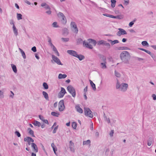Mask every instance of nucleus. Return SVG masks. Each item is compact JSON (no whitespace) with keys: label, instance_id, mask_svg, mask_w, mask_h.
Instances as JSON below:
<instances>
[{"label":"nucleus","instance_id":"nucleus-60","mask_svg":"<svg viewBox=\"0 0 156 156\" xmlns=\"http://www.w3.org/2000/svg\"><path fill=\"white\" fill-rule=\"evenodd\" d=\"M45 13L49 15L51 14V12L50 10H48V11H46Z\"/></svg>","mask_w":156,"mask_h":156},{"label":"nucleus","instance_id":"nucleus-13","mask_svg":"<svg viewBox=\"0 0 156 156\" xmlns=\"http://www.w3.org/2000/svg\"><path fill=\"white\" fill-rule=\"evenodd\" d=\"M69 148L70 151L74 152L75 151V149L74 148V146L73 143L71 141H70Z\"/></svg>","mask_w":156,"mask_h":156},{"label":"nucleus","instance_id":"nucleus-26","mask_svg":"<svg viewBox=\"0 0 156 156\" xmlns=\"http://www.w3.org/2000/svg\"><path fill=\"white\" fill-rule=\"evenodd\" d=\"M100 58L103 62H106V58L105 56L102 55H100Z\"/></svg>","mask_w":156,"mask_h":156},{"label":"nucleus","instance_id":"nucleus-49","mask_svg":"<svg viewBox=\"0 0 156 156\" xmlns=\"http://www.w3.org/2000/svg\"><path fill=\"white\" fill-rule=\"evenodd\" d=\"M15 134L18 137H20L21 136V134L18 131H16L15 132Z\"/></svg>","mask_w":156,"mask_h":156},{"label":"nucleus","instance_id":"nucleus-24","mask_svg":"<svg viewBox=\"0 0 156 156\" xmlns=\"http://www.w3.org/2000/svg\"><path fill=\"white\" fill-rule=\"evenodd\" d=\"M12 28L15 35L17 36L18 34V30L15 25H13Z\"/></svg>","mask_w":156,"mask_h":156},{"label":"nucleus","instance_id":"nucleus-42","mask_svg":"<svg viewBox=\"0 0 156 156\" xmlns=\"http://www.w3.org/2000/svg\"><path fill=\"white\" fill-rule=\"evenodd\" d=\"M52 26L53 27L55 28L59 27V26L57 25V23L56 22H54L52 24Z\"/></svg>","mask_w":156,"mask_h":156},{"label":"nucleus","instance_id":"nucleus-18","mask_svg":"<svg viewBox=\"0 0 156 156\" xmlns=\"http://www.w3.org/2000/svg\"><path fill=\"white\" fill-rule=\"evenodd\" d=\"M29 131L28 133L31 135V136L33 137H35V136L34 134V132L30 128H29L27 129Z\"/></svg>","mask_w":156,"mask_h":156},{"label":"nucleus","instance_id":"nucleus-39","mask_svg":"<svg viewBox=\"0 0 156 156\" xmlns=\"http://www.w3.org/2000/svg\"><path fill=\"white\" fill-rule=\"evenodd\" d=\"M106 62H103L101 63V68L102 69L106 68L107 67L106 65Z\"/></svg>","mask_w":156,"mask_h":156},{"label":"nucleus","instance_id":"nucleus-34","mask_svg":"<svg viewBox=\"0 0 156 156\" xmlns=\"http://www.w3.org/2000/svg\"><path fill=\"white\" fill-rule=\"evenodd\" d=\"M141 44L143 46H149V44L147 43V41H142Z\"/></svg>","mask_w":156,"mask_h":156},{"label":"nucleus","instance_id":"nucleus-37","mask_svg":"<svg viewBox=\"0 0 156 156\" xmlns=\"http://www.w3.org/2000/svg\"><path fill=\"white\" fill-rule=\"evenodd\" d=\"M77 123L75 122H73L72 123V127L74 129H76V128Z\"/></svg>","mask_w":156,"mask_h":156},{"label":"nucleus","instance_id":"nucleus-41","mask_svg":"<svg viewBox=\"0 0 156 156\" xmlns=\"http://www.w3.org/2000/svg\"><path fill=\"white\" fill-rule=\"evenodd\" d=\"M90 141L89 140H87V141H84L83 142V145H88L90 144Z\"/></svg>","mask_w":156,"mask_h":156},{"label":"nucleus","instance_id":"nucleus-33","mask_svg":"<svg viewBox=\"0 0 156 156\" xmlns=\"http://www.w3.org/2000/svg\"><path fill=\"white\" fill-rule=\"evenodd\" d=\"M43 86L44 88L45 89H47L48 88V86L47 83L45 82L43 83Z\"/></svg>","mask_w":156,"mask_h":156},{"label":"nucleus","instance_id":"nucleus-54","mask_svg":"<svg viewBox=\"0 0 156 156\" xmlns=\"http://www.w3.org/2000/svg\"><path fill=\"white\" fill-rule=\"evenodd\" d=\"M44 8L46 9L50 10L51 8L47 4L44 7Z\"/></svg>","mask_w":156,"mask_h":156},{"label":"nucleus","instance_id":"nucleus-11","mask_svg":"<svg viewBox=\"0 0 156 156\" xmlns=\"http://www.w3.org/2000/svg\"><path fill=\"white\" fill-rule=\"evenodd\" d=\"M83 46H85L86 47L90 49H92L93 48L91 45L89 44L88 43L86 42L85 41H83Z\"/></svg>","mask_w":156,"mask_h":156},{"label":"nucleus","instance_id":"nucleus-16","mask_svg":"<svg viewBox=\"0 0 156 156\" xmlns=\"http://www.w3.org/2000/svg\"><path fill=\"white\" fill-rule=\"evenodd\" d=\"M154 142V139L152 137H150L147 140V144L148 146H150L152 143Z\"/></svg>","mask_w":156,"mask_h":156},{"label":"nucleus","instance_id":"nucleus-22","mask_svg":"<svg viewBox=\"0 0 156 156\" xmlns=\"http://www.w3.org/2000/svg\"><path fill=\"white\" fill-rule=\"evenodd\" d=\"M67 76V75L66 74H62L60 73L58 75V78L59 79H64L66 78Z\"/></svg>","mask_w":156,"mask_h":156},{"label":"nucleus","instance_id":"nucleus-5","mask_svg":"<svg viewBox=\"0 0 156 156\" xmlns=\"http://www.w3.org/2000/svg\"><path fill=\"white\" fill-rule=\"evenodd\" d=\"M65 108L64 101L63 100H61L58 103V109L60 112L63 111Z\"/></svg>","mask_w":156,"mask_h":156},{"label":"nucleus","instance_id":"nucleus-35","mask_svg":"<svg viewBox=\"0 0 156 156\" xmlns=\"http://www.w3.org/2000/svg\"><path fill=\"white\" fill-rule=\"evenodd\" d=\"M47 37L48 38V42H49L50 46L51 47L52 46H53L54 45H53V44H52V43L51 42V38L48 36Z\"/></svg>","mask_w":156,"mask_h":156},{"label":"nucleus","instance_id":"nucleus-59","mask_svg":"<svg viewBox=\"0 0 156 156\" xmlns=\"http://www.w3.org/2000/svg\"><path fill=\"white\" fill-rule=\"evenodd\" d=\"M103 15L104 16H107L108 17H109L110 18L111 17V15H110V14H106V13L103 14Z\"/></svg>","mask_w":156,"mask_h":156},{"label":"nucleus","instance_id":"nucleus-58","mask_svg":"<svg viewBox=\"0 0 156 156\" xmlns=\"http://www.w3.org/2000/svg\"><path fill=\"white\" fill-rule=\"evenodd\" d=\"M124 4L126 5H127L129 4V0H124Z\"/></svg>","mask_w":156,"mask_h":156},{"label":"nucleus","instance_id":"nucleus-15","mask_svg":"<svg viewBox=\"0 0 156 156\" xmlns=\"http://www.w3.org/2000/svg\"><path fill=\"white\" fill-rule=\"evenodd\" d=\"M108 42H110L111 45H113L115 44H117L119 43V41L118 40H114V41H112V40L110 39H108L107 40Z\"/></svg>","mask_w":156,"mask_h":156},{"label":"nucleus","instance_id":"nucleus-3","mask_svg":"<svg viewBox=\"0 0 156 156\" xmlns=\"http://www.w3.org/2000/svg\"><path fill=\"white\" fill-rule=\"evenodd\" d=\"M67 89L73 97H75L76 95V90L72 86H68L67 88Z\"/></svg>","mask_w":156,"mask_h":156},{"label":"nucleus","instance_id":"nucleus-17","mask_svg":"<svg viewBox=\"0 0 156 156\" xmlns=\"http://www.w3.org/2000/svg\"><path fill=\"white\" fill-rule=\"evenodd\" d=\"M76 57L78 58L80 61H81L85 58L84 56L81 54H77Z\"/></svg>","mask_w":156,"mask_h":156},{"label":"nucleus","instance_id":"nucleus-1","mask_svg":"<svg viewBox=\"0 0 156 156\" xmlns=\"http://www.w3.org/2000/svg\"><path fill=\"white\" fill-rule=\"evenodd\" d=\"M129 53L127 51H122L120 55V57L122 62L125 64H128L130 58Z\"/></svg>","mask_w":156,"mask_h":156},{"label":"nucleus","instance_id":"nucleus-9","mask_svg":"<svg viewBox=\"0 0 156 156\" xmlns=\"http://www.w3.org/2000/svg\"><path fill=\"white\" fill-rule=\"evenodd\" d=\"M71 27L74 28V32L77 34L78 31V30L77 27V25L74 22H72L70 24Z\"/></svg>","mask_w":156,"mask_h":156},{"label":"nucleus","instance_id":"nucleus-47","mask_svg":"<svg viewBox=\"0 0 156 156\" xmlns=\"http://www.w3.org/2000/svg\"><path fill=\"white\" fill-rule=\"evenodd\" d=\"M23 56V57L24 59H25L26 58V56L24 52L23 51L22 52H20Z\"/></svg>","mask_w":156,"mask_h":156},{"label":"nucleus","instance_id":"nucleus-63","mask_svg":"<svg viewBox=\"0 0 156 156\" xmlns=\"http://www.w3.org/2000/svg\"><path fill=\"white\" fill-rule=\"evenodd\" d=\"M10 23L11 25L12 24L13 26L15 25L14 22L13 20H11L10 21Z\"/></svg>","mask_w":156,"mask_h":156},{"label":"nucleus","instance_id":"nucleus-30","mask_svg":"<svg viewBox=\"0 0 156 156\" xmlns=\"http://www.w3.org/2000/svg\"><path fill=\"white\" fill-rule=\"evenodd\" d=\"M105 41L104 40H101L99 41H98L97 42V44L98 45H104L105 43Z\"/></svg>","mask_w":156,"mask_h":156},{"label":"nucleus","instance_id":"nucleus-40","mask_svg":"<svg viewBox=\"0 0 156 156\" xmlns=\"http://www.w3.org/2000/svg\"><path fill=\"white\" fill-rule=\"evenodd\" d=\"M24 141H27L28 143V145H30V144H31L30 143V141L29 139H28L27 138V137H25L24 139Z\"/></svg>","mask_w":156,"mask_h":156},{"label":"nucleus","instance_id":"nucleus-57","mask_svg":"<svg viewBox=\"0 0 156 156\" xmlns=\"http://www.w3.org/2000/svg\"><path fill=\"white\" fill-rule=\"evenodd\" d=\"M114 133V130H112L109 133V135L111 137H112L113 136Z\"/></svg>","mask_w":156,"mask_h":156},{"label":"nucleus","instance_id":"nucleus-55","mask_svg":"<svg viewBox=\"0 0 156 156\" xmlns=\"http://www.w3.org/2000/svg\"><path fill=\"white\" fill-rule=\"evenodd\" d=\"M27 138L28 139H29L30 141L31 142H34V140L31 137L29 136H27Z\"/></svg>","mask_w":156,"mask_h":156},{"label":"nucleus","instance_id":"nucleus-53","mask_svg":"<svg viewBox=\"0 0 156 156\" xmlns=\"http://www.w3.org/2000/svg\"><path fill=\"white\" fill-rule=\"evenodd\" d=\"M90 129L91 130L93 131V122H91L90 125Z\"/></svg>","mask_w":156,"mask_h":156},{"label":"nucleus","instance_id":"nucleus-36","mask_svg":"<svg viewBox=\"0 0 156 156\" xmlns=\"http://www.w3.org/2000/svg\"><path fill=\"white\" fill-rule=\"evenodd\" d=\"M17 18L18 20H20L22 19V15L20 13H17Z\"/></svg>","mask_w":156,"mask_h":156},{"label":"nucleus","instance_id":"nucleus-45","mask_svg":"<svg viewBox=\"0 0 156 156\" xmlns=\"http://www.w3.org/2000/svg\"><path fill=\"white\" fill-rule=\"evenodd\" d=\"M82 41L83 40L81 38H79L77 40V44H79L80 43H81Z\"/></svg>","mask_w":156,"mask_h":156},{"label":"nucleus","instance_id":"nucleus-8","mask_svg":"<svg viewBox=\"0 0 156 156\" xmlns=\"http://www.w3.org/2000/svg\"><path fill=\"white\" fill-rule=\"evenodd\" d=\"M119 31L117 33V36H119L121 35L126 34L127 33L126 31L124 29L119 28L118 29Z\"/></svg>","mask_w":156,"mask_h":156},{"label":"nucleus","instance_id":"nucleus-23","mask_svg":"<svg viewBox=\"0 0 156 156\" xmlns=\"http://www.w3.org/2000/svg\"><path fill=\"white\" fill-rule=\"evenodd\" d=\"M42 94L44 98L47 100H49V97L48 95L47 92L45 91H43L42 92Z\"/></svg>","mask_w":156,"mask_h":156},{"label":"nucleus","instance_id":"nucleus-19","mask_svg":"<svg viewBox=\"0 0 156 156\" xmlns=\"http://www.w3.org/2000/svg\"><path fill=\"white\" fill-rule=\"evenodd\" d=\"M88 41L89 43L93 44L94 46H95L97 44L96 41L94 39H88Z\"/></svg>","mask_w":156,"mask_h":156},{"label":"nucleus","instance_id":"nucleus-25","mask_svg":"<svg viewBox=\"0 0 156 156\" xmlns=\"http://www.w3.org/2000/svg\"><path fill=\"white\" fill-rule=\"evenodd\" d=\"M51 115L55 116L58 117L59 115L60 114L59 112H51Z\"/></svg>","mask_w":156,"mask_h":156},{"label":"nucleus","instance_id":"nucleus-21","mask_svg":"<svg viewBox=\"0 0 156 156\" xmlns=\"http://www.w3.org/2000/svg\"><path fill=\"white\" fill-rule=\"evenodd\" d=\"M61 18H62L61 20L62 23L64 25L66 24L67 22V20L65 16H63Z\"/></svg>","mask_w":156,"mask_h":156},{"label":"nucleus","instance_id":"nucleus-31","mask_svg":"<svg viewBox=\"0 0 156 156\" xmlns=\"http://www.w3.org/2000/svg\"><path fill=\"white\" fill-rule=\"evenodd\" d=\"M57 15L58 17L60 18L63 17V16H65L63 13L61 12H59L57 14Z\"/></svg>","mask_w":156,"mask_h":156},{"label":"nucleus","instance_id":"nucleus-27","mask_svg":"<svg viewBox=\"0 0 156 156\" xmlns=\"http://www.w3.org/2000/svg\"><path fill=\"white\" fill-rule=\"evenodd\" d=\"M11 66L13 71L15 73H17V70L16 66L14 64H11Z\"/></svg>","mask_w":156,"mask_h":156},{"label":"nucleus","instance_id":"nucleus-56","mask_svg":"<svg viewBox=\"0 0 156 156\" xmlns=\"http://www.w3.org/2000/svg\"><path fill=\"white\" fill-rule=\"evenodd\" d=\"M151 97L153 98V100H156V95L155 94H153L152 95Z\"/></svg>","mask_w":156,"mask_h":156},{"label":"nucleus","instance_id":"nucleus-61","mask_svg":"<svg viewBox=\"0 0 156 156\" xmlns=\"http://www.w3.org/2000/svg\"><path fill=\"white\" fill-rule=\"evenodd\" d=\"M134 23L133 21H131L129 23V26L130 27H132Z\"/></svg>","mask_w":156,"mask_h":156},{"label":"nucleus","instance_id":"nucleus-2","mask_svg":"<svg viewBox=\"0 0 156 156\" xmlns=\"http://www.w3.org/2000/svg\"><path fill=\"white\" fill-rule=\"evenodd\" d=\"M128 87V84L122 83L120 84V83L117 81L116 84V88L117 89H119L121 91L124 92L127 90Z\"/></svg>","mask_w":156,"mask_h":156},{"label":"nucleus","instance_id":"nucleus-28","mask_svg":"<svg viewBox=\"0 0 156 156\" xmlns=\"http://www.w3.org/2000/svg\"><path fill=\"white\" fill-rule=\"evenodd\" d=\"M33 124L34 125L38 127H40L41 125V124L40 122L37 121H35L33 123Z\"/></svg>","mask_w":156,"mask_h":156},{"label":"nucleus","instance_id":"nucleus-7","mask_svg":"<svg viewBox=\"0 0 156 156\" xmlns=\"http://www.w3.org/2000/svg\"><path fill=\"white\" fill-rule=\"evenodd\" d=\"M66 93V92L63 87H61V90L58 94V97L59 98H62L63 97L64 94Z\"/></svg>","mask_w":156,"mask_h":156},{"label":"nucleus","instance_id":"nucleus-20","mask_svg":"<svg viewBox=\"0 0 156 156\" xmlns=\"http://www.w3.org/2000/svg\"><path fill=\"white\" fill-rule=\"evenodd\" d=\"M89 81L91 87H92L93 89L94 90H96V88L95 84L91 80H89Z\"/></svg>","mask_w":156,"mask_h":156},{"label":"nucleus","instance_id":"nucleus-32","mask_svg":"<svg viewBox=\"0 0 156 156\" xmlns=\"http://www.w3.org/2000/svg\"><path fill=\"white\" fill-rule=\"evenodd\" d=\"M124 18V16L122 15H117L116 16V19H119V20H121L123 19Z\"/></svg>","mask_w":156,"mask_h":156},{"label":"nucleus","instance_id":"nucleus-43","mask_svg":"<svg viewBox=\"0 0 156 156\" xmlns=\"http://www.w3.org/2000/svg\"><path fill=\"white\" fill-rule=\"evenodd\" d=\"M115 76L117 77H120L121 76L120 74L116 70L115 71Z\"/></svg>","mask_w":156,"mask_h":156},{"label":"nucleus","instance_id":"nucleus-29","mask_svg":"<svg viewBox=\"0 0 156 156\" xmlns=\"http://www.w3.org/2000/svg\"><path fill=\"white\" fill-rule=\"evenodd\" d=\"M111 6L112 8H114L115 5L116 1L115 0H111Z\"/></svg>","mask_w":156,"mask_h":156},{"label":"nucleus","instance_id":"nucleus-64","mask_svg":"<svg viewBox=\"0 0 156 156\" xmlns=\"http://www.w3.org/2000/svg\"><path fill=\"white\" fill-rule=\"evenodd\" d=\"M124 49L123 47H119L117 48L118 50H124Z\"/></svg>","mask_w":156,"mask_h":156},{"label":"nucleus","instance_id":"nucleus-52","mask_svg":"<svg viewBox=\"0 0 156 156\" xmlns=\"http://www.w3.org/2000/svg\"><path fill=\"white\" fill-rule=\"evenodd\" d=\"M31 50L34 52H36L37 49L36 47L35 46L31 48Z\"/></svg>","mask_w":156,"mask_h":156},{"label":"nucleus","instance_id":"nucleus-44","mask_svg":"<svg viewBox=\"0 0 156 156\" xmlns=\"http://www.w3.org/2000/svg\"><path fill=\"white\" fill-rule=\"evenodd\" d=\"M62 30L64 32V33L65 34H68V30L67 28H64L62 29Z\"/></svg>","mask_w":156,"mask_h":156},{"label":"nucleus","instance_id":"nucleus-46","mask_svg":"<svg viewBox=\"0 0 156 156\" xmlns=\"http://www.w3.org/2000/svg\"><path fill=\"white\" fill-rule=\"evenodd\" d=\"M62 41L64 42H67L69 41V39L68 38H63L62 37L61 38Z\"/></svg>","mask_w":156,"mask_h":156},{"label":"nucleus","instance_id":"nucleus-38","mask_svg":"<svg viewBox=\"0 0 156 156\" xmlns=\"http://www.w3.org/2000/svg\"><path fill=\"white\" fill-rule=\"evenodd\" d=\"M104 45L106 46L108 49H110L111 48V45L110 44L108 43H107L106 41H105Z\"/></svg>","mask_w":156,"mask_h":156},{"label":"nucleus","instance_id":"nucleus-50","mask_svg":"<svg viewBox=\"0 0 156 156\" xmlns=\"http://www.w3.org/2000/svg\"><path fill=\"white\" fill-rule=\"evenodd\" d=\"M58 128V126H56L54 128V130H53L52 133L53 134H54L56 133L57 130V129Z\"/></svg>","mask_w":156,"mask_h":156},{"label":"nucleus","instance_id":"nucleus-14","mask_svg":"<svg viewBox=\"0 0 156 156\" xmlns=\"http://www.w3.org/2000/svg\"><path fill=\"white\" fill-rule=\"evenodd\" d=\"M75 108L76 111L80 113H82L83 112V110L80 108L79 105H78L75 106Z\"/></svg>","mask_w":156,"mask_h":156},{"label":"nucleus","instance_id":"nucleus-6","mask_svg":"<svg viewBox=\"0 0 156 156\" xmlns=\"http://www.w3.org/2000/svg\"><path fill=\"white\" fill-rule=\"evenodd\" d=\"M51 57L53 61L56 63L58 65H63V64L61 62L60 59L56 56L54 55H52Z\"/></svg>","mask_w":156,"mask_h":156},{"label":"nucleus","instance_id":"nucleus-10","mask_svg":"<svg viewBox=\"0 0 156 156\" xmlns=\"http://www.w3.org/2000/svg\"><path fill=\"white\" fill-rule=\"evenodd\" d=\"M67 52L69 55L75 57L77 54L76 51L73 50H68L67 51Z\"/></svg>","mask_w":156,"mask_h":156},{"label":"nucleus","instance_id":"nucleus-48","mask_svg":"<svg viewBox=\"0 0 156 156\" xmlns=\"http://www.w3.org/2000/svg\"><path fill=\"white\" fill-rule=\"evenodd\" d=\"M4 97L3 93L1 90H0V98H2Z\"/></svg>","mask_w":156,"mask_h":156},{"label":"nucleus","instance_id":"nucleus-12","mask_svg":"<svg viewBox=\"0 0 156 156\" xmlns=\"http://www.w3.org/2000/svg\"><path fill=\"white\" fill-rule=\"evenodd\" d=\"M31 147L33 148V151L35 153H37L38 151V149L37 145L34 143L31 144Z\"/></svg>","mask_w":156,"mask_h":156},{"label":"nucleus","instance_id":"nucleus-4","mask_svg":"<svg viewBox=\"0 0 156 156\" xmlns=\"http://www.w3.org/2000/svg\"><path fill=\"white\" fill-rule=\"evenodd\" d=\"M84 112L85 115L90 118H92L93 117V115L92 113V112L89 108H84Z\"/></svg>","mask_w":156,"mask_h":156},{"label":"nucleus","instance_id":"nucleus-51","mask_svg":"<svg viewBox=\"0 0 156 156\" xmlns=\"http://www.w3.org/2000/svg\"><path fill=\"white\" fill-rule=\"evenodd\" d=\"M53 151L56 155H57V153L56 152V151H57V148L56 147H55V148H53Z\"/></svg>","mask_w":156,"mask_h":156},{"label":"nucleus","instance_id":"nucleus-62","mask_svg":"<svg viewBox=\"0 0 156 156\" xmlns=\"http://www.w3.org/2000/svg\"><path fill=\"white\" fill-rule=\"evenodd\" d=\"M39 118L42 121L44 119V117L42 115H39Z\"/></svg>","mask_w":156,"mask_h":156}]
</instances>
